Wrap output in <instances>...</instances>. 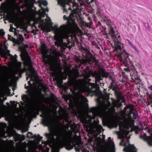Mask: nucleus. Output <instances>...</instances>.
I'll list each match as a JSON object with an SVG mask.
<instances>
[{
	"mask_svg": "<svg viewBox=\"0 0 152 152\" xmlns=\"http://www.w3.org/2000/svg\"><path fill=\"white\" fill-rule=\"evenodd\" d=\"M56 56H60V54L59 52L57 51L56 52Z\"/></svg>",
	"mask_w": 152,
	"mask_h": 152,
	"instance_id": "nucleus-21",
	"label": "nucleus"
},
{
	"mask_svg": "<svg viewBox=\"0 0 152 152\" xmlns=\"http://www.w3.org/2000/svg\"><path fill=\"white\" fill-rule=\"evenodd\" d=\"M108 116L106 115V116H105V118H108Z\"/></svg>",
	"mask_w": 152,
	"mask_h": 152,
	"instance_id": "nucleus-31",
	"label": "nucleus"
},
{
	"mask_svg": "<svg viewBox=\"0 0 152 152\" xmlns=\"http://www.w3.org/2000/svg\"><path fill=\"white\" fill-rule=\"evenodd\" d=\"M46 45L45 44H42L41 47V51L42 54L43 55H45L47 53V51L45 48Z\"/></svg>",
	"mask_w": 152,
	"mask_h": 152,
	"instance_id": "nucleus-11",
	"label": "nucleus"
},
{
	"mask_svg": "<svg viewBox=\"0 0 152 152\" xmlns=\"http://www.w3.org/2000/svg\"><path fill=\"white\" fill-rule=\"evenodd\" d=\"M149 88L151 89V90H152V85L151 86H150L149 87Z\"/></svg>",
	"mask_w": 152,
	"mask_h": 152,
	"instance_id": "nucleus-27",
	"label": "nucleus"
},
{
	"mask_svg": "<svg viewBox=\"0 0 152 152\" xmlns=\"http://www.w3.org/2000/svg\"><path fill=\"white\" fill-rule=\"evenodd\" d=\"M63 18L64 20H65V19H66L67 20H68L69 19L68 18H67L66 17V16L65 15H64L63 16Z\"/></svg>",
	"mask_w": 152,
	"mask_h": 152,
	"instance_id": "nucleus-22",
	"label": "nucleus"
},
{
	"mask_svg": "<svg viewBox=\"0 0 152 152\" xmlns=\"http://www.w3.org/2000/svg\"><path fill=\"white\" fill-rule=\"evenodd\" d=\"M8 38L10 40H12V38L11 36L9 37Z\"/></svg>",
	"mask_w": 152,
	"mask_h": 152,
	"instance_id": "nucleus-25",
	"label": "nucleus"
},
{
	"mask_svg": "<svg viewBox=\"0 0 152 152\" xmlns=\"http://www.w3.org/2000/svg\"><path fill=\"white\" fill-rule=\"evenodd\" d=\"M4 32L3 30H0V35H3L4 34Z\"/></svg>",
	"mask_w": 152,
	"mask_h": 152,
	"instance_id": "nucleus-17",
	"label": "nucleus"
},
{
	"mask_svg": "<svg viewBox=\"0 0 152 152\" xmlns=\"http://www.w3.org/2000/svg\"><path fill=\"white\" fill-rule=\"evenodd\" d=\"M64 11H65L66 12V10L65 8H64Z\"/></svg>",
	"mask_w": 152,
	"mask_h": 152,
	"instance_id": "nucleus-30",
	"label": "nucleus"
},
{
	"mask_svg": "<svg viewBox=\"0 0 152 152\" xmlns=\"http://www.w3.org/2000/svg\"><path fill=\"white\" fill-rule=\"evenodd\" d=\"M96 81H99V78L98 77H96Z\"/></svg>",
	"mask_w": 152,
	"mask_h": 152,
	"instance_id": "nucleus-23",
	"label": "nucleus"
},
{
	"mask_svg": "<svg viewBox=\"0 0 152 152\" xmlns=\"http://www.w3.org/2000/svg\"><path fill=\"white\" fill-rule=\"evenodd\" d=\"M75 0H57L58 3L62 7H64L66 4L69 5H72L73 10L76 12L78 8V4L75 2Z\"/></svg>",
	"mask_w": 152,
	"mask_h": 152,
	"instance_id": "nucleus-5",
	"label": "nucleus"
},
{
	"mask_svg": "<svg viewBox=\"0 0 152 152\" xmlns=\"http://www.w3.org/2000/svg\"><path fill=\"white\" fill-rule=\"evenodd\" d=\"M108 143L109 145L111 148H113L114 147V144L113 142L110 140V138H108Z\"/></svg>",
	"mask_w": 152,
	"mask_h": 152,
	"instance_id": "nucleus-13",
	"label": "nucleus"
},
{
	"mask_svg": "<svg viewBox=\"0 0 152 152\" xmlns=\"http://www.w3.org/2000/svg\"><path fill=\"white\" fill-rule=\"evenodd\" d=\"M21 58L23 61L24 64L25 66H27L28 70L29 73H27L28 76H31V74L33 72L31 64L29 57L28 56L27 53L25 51H22L21 54Z\"/></svg>",
	"mask_w": 152,
	"mask_h": 152,
	"instance_id": "nucleus-3",
	"label": "nucleus"
},
{
	"mask_svg": "<svg viewBox=\"0 0 152 152\" xmlns=\"http://www.w3.org/2000/svg\"><path fill=\"white\" fill-rule=\"evenodd\" d=\"M31 134V133H30V132L28 133L27 134V136H28V134Z\"/></svg>",
	"mask_w": 152,
	"mask_h": 152,
	"instance_id": "nucleus-29",
	"label": "nucleus"
},
{
	"mask_svg": "<svg viewBox=\"0 0 152 152\" xmlns=\"http://www.w3.org/2000/svg\"><path fill=\"white\" fill-rule=\"evenodd\" d=\"M18 32L16 31L15 32V34L17 35V37L19 40L20 41V42H22L23 39L22 36L19 34H18Z\"/></svg>",
	"mask_w": 152,
	"mask_h": 152,
	"instance_id": "nucleus-12",
	"label": "nucleus"
},
{
	"mask_svg": "<svg viewBox=\"0 0 152 152\" xmlns=\"http://www.w3.org/2000/svg\"><path fill=\"white\" fill-rule=\"evenodd\" d=\"M140 137L146 141L149 145H152V136L147 137L146 134H144L143 135H141Z\"/></svg>",
	"mask_w": 152,
	"mask_h": 152,
	"instance_id": "nucleus-9",
	"label": "nucleus"
},
{
	"mask_svg": "<svg viewBox=\"0 0 152 152\" xmlns=\"http://www.w3.org/2000/svg\"><path fill=\"white\" fill-rule=\"evenodd\" d=\"M131 121L129 120L127 122L121 123L119 124V127L121 134L123 137H126L127 139L130 138L129 136L126 137L129 131L127 130L128 128L131 126L132 124V122L130 123Z\"/></svg>",
	"mask_w": 152,
	"mask_h": 152,
	"instance_id": "nucleus-4",
	"label": "nucleus"
},
{
	"mask_svg": "<svg viewBox=\"0 0 152 152\" xmlns=\"http://www.w3.org/2000/svg\"><path fill=\"white\" fill-rule=\"evenodd\" d=\"M12 65L13 66H15L18 69H19L21 65V63L17 62L16 60V58L15 57H13L12 58Z\"/></svg>",
	"mask_w": 152,
	"mask_h": 152,
	"instance_id": "nucleus-10",
	"label": "nucleus"
},
{
	"mask_svg": "<svg viewBox=\"0 0 152 152\" xmlns=\"http://www.w3.org/2000/svg\"><path fill=\"white\" fill-rule=\"evenodd\" d=\"M72 15V14H71L70 15V16L69 17V19H72V18L71 17V16Z\"/></svg>",
	"mask_w": 152,
	"mask_h": 152,
	"instance_id": "nucleus-26",
	"label": "nucleus"
},
{
	"mask_svg": "<svg viewBox=\"0 0 152 152\" xmlns=\"http://www.w3.org/2000/svg\"><path fill=\"white\" fill-rule=\"evenodd\" d=\"M124 141V140L123 139L122 140L120 143V144L121 145H124L125 146L124 150L128 152H136V150L134 147L133 146L129 144L128 147V148H126V145L125 144H124L123 143Z\"/></svg>",
	"mask_w": 152,
	"mask_h": 152,
	"instance_id": "nucleus-8",
	"label": "nucleus"
},
{
	"mask_svg": "<svg viewBox=\"0 0 152 152\" xmlns=\"http://www.w3.org/2000/svg\"><path fill=\"white\" fill-rule=\"evenodd\" d=\"M112 125L114 127H116L117 126V122L115 121H113L112 124Z\"/></svg>",
	"mask_w": 152,
	"mask_h": 152,
	"instance_id": "nucleus-16",
	"label": "nucleus"
},
{
	"mask_svg": "<svg viewBox=\"0 0 152 152\" xmlns=\"http://www.w3.org/2000/svg\"><path fill=\"white\" fill-rule=\"evenodd\" d=\"M111 32L113 34H114V31H113V29H111Z\"/></svg>",
	"mask_w": 152,
	"mask_h": 152,
	"instance_id": "nucleus-24",
	"label": "nucleus"
},
{
	"mask_svg": "<svg viewBox=\"0 0 152 152\" xmlns=\"http://www.w3.org/2000/svg\"><path fill=\"white\" fill-rule=\"evenodd\" d=\"M2 56L4 57H5L6 56H7V54H6L4 52H2Z\"/></svg>",
	"mask_w": 152,
	"mask_h": 152,
	"instance_id": "nucleus-18",
	"label": "nucleus"
},
{
	"mask_svg": "<svg viewBox=\"0 0 152 152\" xmlns=\"http://www.w3.org/2000/svg\"><path fill=\"white\" fill-rule=\"evenodd\" d=\"M4 48L6 49H7V46H6V45H4Z\"/></svg>",
	"mask_w": 152,
	"mask_h": 152,
	"instance_id": "nucleus-28",
	"label": "nucleus"
},
{
	"mask_svg": "<svg viewBox=\"0 0 152 152\" xmlns=\"http://www.w3.org/2000/svg\"><path fill=\"white\" fill-rule=\"evenodd\" d=\"M69 32V27L67 25H64L56 28L55 30L54 37V39L56 41L55 45L58 46L61 45L62 39L67 38Z\"/></svg>",
	"mask_w": 152,
	"mask_h": 152,
	"instance_id": "nucleus-2",
	"label": "nucleus"
},
{
	"mask_svg": "<svg viewBox=\"0 0 152 152\" xmlns=\"http://www.w3.org/2000/svg\"><path fill=\"white\" fill-rule=\"evenodd\" d=\"M72 135L71 131H66L61 126L54 127L51 129L48 141L52 143V152H59L58 149L64 146L66 149L70 150L75 144L77 145L75 148L76 151L88 152L83 149L80 142V137L75 135L72 137Z\"/></svg>",
	"mask_w": 152,
	"mask_h": 152,
	"instance_id": "nucleus-1",
	"label": "nucleus"
},
{
	"mask_svg": "<svg viewBox=\"0 0 152 152\" xmlns=\"http://www.w3.org/2000/svg\"><path fill=\"white\" fill-rule=\"evenodd\" d=\"M77 1H78L79 2L80 5H83L82 1H81V0H77Z\"/></svg>",
	"mask_w": 152,
	"mask_h": 152,
	"instance_id": "nucleus-19",
	"label": "nucleus"
},
{
	"mask_svg": "<svg viewBox=\"0 0 152 152\" xmlns=\"http://www.w3.org/2000/svg\"><path fill=\"white\" fill-rule=\"evenodd\" d=\"M11 30H12V29H11V28H10V31H11Z\"/></svg>",
	"mask_w": 152,
	"mask_h": 152,
	"instance_id": "nucleus-32",
	"label": "nucleus"
},
{
	"mask_svg": "<svg viewBox=\"0 0 152 152\" xmlns=\"http://www.w3.org/2000/svg\"><path fill=\"white\" fill-rule=\"evenodd\" d=\"M85 87H83L81 90V91L82 92H85L86 91V90L85 89Z\"/></svg>",
	"mask_w": 152,
	"mask_h": 152,
	"instance_id": "nucleus-20",
	"label": "nucleus"
},
{
	"mask_svg": "<svg viewBox=\"0 0 152 152\" xmlns=\"http://www.w3.org/2000/svg\"><path fill=\"white\" fill-rule=\"evenodd\" d=\"M38 23H40V25L41 26V29L45 31H50L51 27L50 25L51 21L50 18L47 16L46 19V22L45 26L43 25L44 21L41 19L40 18H39L38 19Z\"/></svg>",
	"mask_w": 152,
	"mask_h": 152,
	"instance_id": "nucleus-6",
	"label": "nucleus"
},
{
	"mask_svg": "<svg viewBox=\"0 0 152 152\" xmlns=\"http://www.w3.org/2000/svg\"><path fill=\"white\" fill-rule=\"evenodd\" d=\"M45 10L42 9V10H39V14L41 17H43V15L45 14Z\"/></svg>",
	"mask_w": 152,
	"mask_h": 152,
	"instance_id": "nucleus-14",
	"label": "nucleus"
},
{
	"mask_svg": "<svg viewBox=\"0 0 152 152\" xmlns=\"http://www.w3.org/2000/svg\"><path fill=\"white\" fill-rule=\"evenodd\" d=\"M110 104L107 103V106L102 108L99 107L95 108L93 109V114L94 116H101L103 114L104 111L106 108L109 106Z\"/></svg>",
	"mask_w": 152,
	"mask_h": 152,
	"instance_id": "nucleus-7",
	"label": "nucleus"
},
{
	"mask_svg": "<svg viewBox=\"0 0 152 152\" xmlns=\"http://www.w3.org/2000/svg\"><path fill=\"white\" fill-rule=\"evenodd\" d=\"M40 5H43L44 6H46L47 4V3L45 1H41L40 2Z\"/></svg>",
	"mask_w": 152,
	"mask_h": 152,
	"instance_id": "nucleus-15",
	"label": "nucleus"
}]
</instances>
